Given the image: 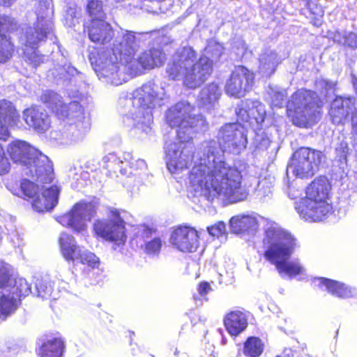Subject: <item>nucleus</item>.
Returning <instances> with one entry per match:
<instances>
[{
  "label": "nucleus",
  "instance_id": "46",
  "mask_svg": "<svg viewBox=\"0 0 357 357\" xmlns=\"http://www.w3.org/2000/svg\"><path fill=\"white\" fill-rule=\"evenodd\" d=\"M162 247V241L160 238L154 237L153 239L144 243V251L148 255H158Z\"/></svg>",
  "mask_w": 357,
  "mask_h": 357
},
{
  "label": "nucleus",
  "instance_id": "31",
  "mask_svg": "<svg viewBox=\"0 0 357 357\" xmlns=\"http://www.w3.org/2000/svg\"><path fill=\"white\" fill-rule=\"evenodd\" d=\"M65 344L61 337H53L47 340L40 347V357H62Z\"/></svg>",
  "mask_w": 357,
  "mask_h": 357
},
{
  "label": "nucleus",
  "instance_id": "60",
  "mask_svg": "<svg viewBox=\"0 0 357 357\" xmlns=\"http://www.w3.org/2000/svg\"><path fill=\"white\" fill-rule=\"evenodd\" d=\"M353 84H354V86L355 88V90L357 93V78L355 79L354 81H353Z\"/></svg>",
  "mask_w": 357,
  "mask_h": 357
},
{
  "label": "nucleus",
  "instance_id": "27",
  "mask_svg": "<svg viewBox=\"0 0 357 357\" xmlns=\"http://www.w3.org/2000/svg\"><path fill=\"white\" fill-rule=\"evenodd\" d=\"M132 155L130 153H125L121 156H118L114 153H110L102 158L104 167L110 173L117 174L119 172L121 175L132 174L128 172V169L124 167L130 163Z\"/></svg>",
  "mask_w": 357,
  "mask_h": 357
},
{
  "label": "nucleus",
  "instance_id": "24",
  "mask_svg": "<svg viewBox=\"0 0 357 357\" xmlns=\"http://www.w3.org/2000/svg\"><path fill=\"white\" fill-rule=\"evenodd\" d=\"M88 35L92 42L105 44L111 40L114 32L111 25L103 19H93L88 26Z\"/></svg>",
  "mask_w": 357,
  "mask_h": 357
},
{
  "label": "nucleus",
  "instance_id": "34",
  "mask_svg": "<svg viewBox=\"0 0 357 357\" xmlns=\"http://www.w3.org/2000/svg\"><path fill=\"white\" fill-rule=\"evenodd\" d=\"M18 114L11 102L3 99L0 100V119L7 123H15Z\"/></svg>",
  "mask_w": 357,
  "mask_h": 357
},
{
  "label": "nucleus",
  "instance_id": "21",
  "mask_svg": "<svg viewBox=\"0 0 357 357\" xmlns=\"http://www.w3.org/2000/svg\"><path fill=\"white\" fill-rule=\"evenodd\" d=\"M17 26V23L14 18L8 15H0V63L8 61L14 52V45L10 38L2 32L13 31Z\"/></svg>",
  "mask_w": 357,
  "mask_h": 357
},
{
  "label": "nucleus",
  "instance_id": "36",
  "mask_svg": "<svg viewBox=\"0 0 357 357\" xmlns=\"http://www.w3.org/2000/svg\"><path fill=\"white\" fill-rule=\"evenodd\" d=\"M272 107H282L287 103V92L280 88H270L268 91Z\"/></svg>",
  "mask_w": 357,
  "mask_h": 357
},
{
  "label": "nucleus",
  "instance_id": "53",
  "mask_svg": "<svg viewBox=\"0 0 357 357\" xmlns=\"http://www.w3.org/2000/svg\"><path fill=\"white\" fill-rule=\"evenodd\" d=\"M336 153L340 158V160H346L349 152L348 144L346 142H341L335 149Z\"/></svg>",
  "mask_w": 357,
  "mask_h": 357
},
{
  "label": "nucleus",
  "instance_id": "63",
  "mask_svg": "<svg viewBox=\"0 0 357 357\" xmlns=\"http://www.w3.org/2000/svg\"><path fill=\"white\" fill-rule=\"evenodd\" d=\"M9 281H10V282H12V280H10L8 279V282H9Z\"/></svg>",
  "mask_w": 357,
  "mask_h": 357
},
{
  "label": "nucleus",
  "instance_id": "61",
  "mask_svg": "<svg viewBox=\"0 0 357 357\" xmlns=\"http://www.w3.org/2000/svg\"><path fill=\"white\" fill-rule=\"evenodd\" d=\"M321 22L319 19L314 22V25L317 26H319V25H321Z\"/></svg>",
  "mask_w": 357,
  "mask_h": 357
},
{
  "label": "nucleus",
  "instance_id": "23",
  "mask_svg": "<svg viewBox=\"0 0 357 357\" xmlns=\"http://www.w3.org/2000/svg\"><path fill=\"white\" fill-rule=\"evenodd\" d=\"M23 117L26 123L38 132H45L50 127V119L45 109L31 107L24 111Z\"/></svg>",
  "mask_w": 357,
  "mask_h": 357
},
{
  "label": "nucleus",
  "instance_id": "14",
  "mask_svg": "<svg viewBox=\"0 0 357 357\" xmlns=\"http://www.w3.org/2000/svg\"><path fill=\"white\" fill-rule=\"evenodd\" d=\"M109 219L97 220L93 225L96 234L116 245L124 244L126 240L125 222L116 209H109Z\"/></svg>",
  "mask_w": 357,
  "mask_h": 357
},
{
  "label": "nucleus",
  "instance_id": "11",
  "mask_svg": "<svg viewBox=\"0 0 357 357\" xmlns=\"http://www.w3.org/2000/svg\"><path fill=\"white\" fill-rule=\"evenodd\" d=\"M177 142H167L165 145V160L168 170L174 174L188 168L190 162L199 163V158H204V144L203 149L195 152V146L191 139H181Z\"/></svg>",
  "mask_w": 357,
  "mask_h": 357
},
{
  "label": "nucleus",
  "instance_id": "12",
  "mask_svg": "<svg viewBox=\"0 0 357 357\" xmlns=\"http://www.w3.org/2000/svg\"><path fill=\"white\" fill-rule=\"evenodd\" d=\"M323 157L319 151L307 147L300 148L294 153L287 167V177L306 178L313 176Z\"/></svg>",
  "mask_w": 357,
  "mask_h": 357
},
{
  "label": "nucleus",
  "instance_id": "4",
  "mask_svg": "<svg viewBox=\"0 0 357 357\" xmlns=\"http://www.w3.org/2000/svg\"><path fill=\"white\" fill-rule=\"evenodd\" d=\"M264 257L275 266L281 277L292 278L304 273L305 269L299 260H289L296 242L294 238L275 222L268 223L263 239Z\"/></svg>",
  "mask_w": 357,
  "mask_h": 357
},
{
  "label": "nucleus",
  "instance_id": "45",
  "mask_svg": "<svg viewBox=\"0 0 357 357\" xmlns=\"http://www.w3.org/2000/svg\"><path fill=\"white\" fill-rule=\"evenodd\" d=\"M335 86V82L323 78L317 79L315 82L316 89L323 96H327L328 92L334 89Z\"/></svg>",
  "mask_w": 357,
  "mask_h": 357
},
{
  "label": "nucleus",
  "instance_id": "62",
  "mask_svg": "<svg viewBox=\"0 0 357 357\" xmlns=\"http://www.w3.org/2000/svg\"><path fill=\"white\" fill-rule=\"evenodd\" d=\"M194 299H195V301H197V298L196 296H194Z\"/></svg>",
  "mask_w": 357,
  "mask_h": 357
},
{
  "label": "nucleus",
  "instance_id": "49",
  "mask_svg": "<svg viewBox=\"0 0 357 357\" xmlns=\"http://www.w3.org/2000/svg\"><path fill=\"white\" fill-rule=\"evenodd\" d=\"M207 229L211 236L219 237L225 233L226 226L223 222H218L215 225L208 227Z\"/></svg>",
  "mask_w": 357,
  "mask_h": 357
},
{
  "label": "nucleus",
  "instance_id": "10",
  "mask_svg": "<svg viewBox=\"0 0 357 357\" xmlns=\"http://www.w3.org/2000/svg\"><path fill=\"white\" fill-rule=\"evenodd\" d=\"M321 106V100L315 92L301 89L296 91L287 102L288 116L294 125L306 128L319 119Z\"/></svg>",
  "mask_w": 357,
  "mask_h": 357
},
{
  "label": "nucleus",
  "instance_id": "18",
  "mask_svg": "<svg viewBox=\"0 0 357 357\" xmlns=\"http://www.w3.org/2000/svg\"><path fill=\"white\" fill-rule=\"evenodd\" d=\"M54 30V19L36 16V20L33 26L26 29L24 38L22 40L24 42L26 47L36 49L38 45L45 40Z\"/></svg>",
  "mask_w": 357,
  "mask_h": 357
},
{
  "label": "nucleus",
  "instance_id": "28",
  "mask_svg": "<svg viewBox=\"0 0 357 357\" xmlns=\"http://www.w3.org/2000/svg\"><path fill=\"white\" fill-rule=\"evenodd\" d=\"M229 225L231 230L235 234L252 233L258 229L259 220L254 215H238L230 219Z\"/></svg>",
  "mask_w": 357,
  "mask_h": 357
},
{
  "label": "nucleus",
  "instance_id": "6",
  "mask_svg": "<svg viewBox=\"0 0 357 357\" xmlns=\"http://www.w3.org/2000/svg\"><path fill=\"white\" fill-rule=\"evenodd\" d=\"M331 188L326 177L314 180L307 188L306 196L295 202V209L300 218L308 222H319L331 214Z\"/></svg>",
  "mask_w": 357,
  "mask_h": 357
},
{
  "label": "nucleus",
  "instance_id": "30",
  "mask_svg": "<svg viewBox=\"0 0 357 357\" xmlns=\"http://www.w3.org/2000/svg\"><path fill=\"white\" fill-rule=\"evenodd\" d=\"M280 63L281 59L275 51L266 50L259 55V72L263 76L269 77L274 73Z\"/></svg>",
  "mask_w": 357,
  "mask_h": 357
},
{
  "label": "nucleus",
  "instance_id": "29",
  "mask_svg": "<svg viewBox=\"0 0 357 357\" xmlns=\"http://www.w3.org/2000/svg\"><path fill=\"white\" fill-rule=\"evenodd\" d=\"M248 315L245 312L235 310L228 313L225 319L224 324L228 333L236 336L244 331L248 326Z\"/></svg>",
  "mask_w": 357,
  "mask_h": 357
},
{
  "label": "nucleus",
  "instance_id": "20",
  "mask_svg": "<svg viewBox=\"0 0 357 357\" xmlns=\"http://www.w3.org/2000/svg\"><path fill=\"white\" fill-rule=\"evenodd\" d=\"M236 114L243 122L252 123L255 121L257 124L264 122L266 115L265 107L263 104L257 100H242L236 109Z\"/></svg>",
  "mask_w": 357,
  "mask_h": 357
},
{
  "label": "nucleus",
  "instance_id": "52",
  "mask_svg": "<svg viewBox=\"0 0 357 357\" xmlns=\"http://www.w3.org/2000/svg\"><path fill=\"white\" fill-rule=\"evenodd\" d=\"M9 268L8 265L0 262V287H3L8 280Z\"/></svg>",
  "mask_w": 357,
  "mask_h": 357
},
{
  "label": "nucleus",
  "instance_id": "58",
  "mask_svg": "<svg viewBox=\"0 0 357 357\" xmlns=\"http://www.w3.org/2000/svg\"><path fill=\"white\" fill-rule=\"evenodd\" d=\"M277 357H294V352L291 349H285L283 352Z\"/></svg>",
  "mask_w": 357,
  "mask_h": 357
},
{
  "label": "nucleus",
  "instance_id": "3",
  "mask_svg": "<svg viewBox=\"0 0 357 357\" xmlns=\"http://www.w3.org/2000/svg\"><path fill=\"white\" fill-rule=\"evenodd\" d=\"M223 47L220 43L211 42L206 48V52L212 59L204 55L197 58L195 51L190 47L178 50L167 64L166 72L172 79H182L188 88L200 86L213 71V60H218L222 55Z\"/></svg>",
  "mask_w": 357,
  "mask_h": 357
},
{
  "label": "nucleus",
  "instance_id": "47",
  "mask_svg": "<svg viewBox=\"0 0 357 357\" xmlns=\"http://www.w3.org/2000/svg\"><path fill=\"white\" fill-rule=\"evenodd\" d=\"M154 233L155 230L149 228L146 225H139L137 227L135 234L136 240L137 241V239H142L143 242L145 243L146 241H149L148 239L151 238Z\"/></svg>",
  "mask_w": 357,
  "mask_h": 357
},
{
  "label": "nucleus",
  "instance_id": "7",
  "mask_svg": "<svg viewBox=\"0 0 357 357\" xmlns=\"http://www.w3.org/2000/svg\"><path fill=\"white\" fill-rule=\"evenodd\" d=\"M11 159L22 164L23 172L38 183L48 184L53 179V168L48 157L24 141L13 142L8 147Z\"/></svg>",
  "mask_w": 357,
  "mask_h": 357
},
{
  "label": "nucleus",
  "instance_id": "48",
  "mask_svg": "<svg viewBox=\"0 0 357 357\" xmlns=\"http://www.w3.org/2000/svg\"><path fill=\"white\" fill-rule=\"evenodd\" d=\"M133 158L130 160V163L124 165V167H126L128 169V172H132V174H126V176H130L132 174H136L137 170H145L146 169V162L144 160L142 159H137L135 161H132Z\"/></svg>",
  "mask_w": 357,
  "mask_h": 357
},
{
  "label": "nucleus",
  "instance_id": "40",
  "mask_svg": "<svg viewBox=\"0 0 357 357\" xmlns=\"http://www.w3.org/2000/svg\"><path fill=\"white\" fill-rule=\"evenodd\" d=\"M36 287L38 293V296L41 297L43 299L52 298L55 299V297L52 296L53 289L52 282L47 279H42L38 280L36 284Z\"/></svg>",
  "mask_w": 357,
  "mask_h": 357
},
{
  "label": "nucleus",
  "instance_id": "41",
  "mask_svg": "<svg viewBox=\"0 0 357 357\" xmlns=\"http://www.w3.org/2000/svg\"><path fill=\"white\" fill-rule=\"evenodd\" d=\"M87 11L93 19H103L102 4L100 0H89L87 4Z\"/></svg>",
  "mask_w": 357,
  "mask_h": 357
},
{
  "label": "nucleus",
  "instance_id": "51",
  "mask_svg": "<svg viewBox=\"0 0 357 357\" xmlns=\"http://www.w3.org/2000/svg\"><path fill=\"white\" fill-rule=\"evenodd\" d=\"M56 70L59 71L57 75L59 76L60 78H67L68 75H74L77 72L76 68L73 66L66 63L63 66H60L59 69H56Z\"/></svg>",
  "mask_w": 357,
  "mask_h": 357
},
{
  "label": "nucleus",
  "instance_id": "19",
  "mask_svg": "<svg viewBox=\"0 0 357 357\" xmlns=\"http://www.w3.org/2000/svg\"><path fill=\"white\" fill-rule=\"evenodd\" d=\"M169 242L173 247L183 252H193L199 246L197 231L192 227H179L175 229L170 236Z\"/></svg>",
  "mask_w": 357,
  "mask_h": 357
},
{
  "label": "nucleus",
  "instance_id": "22",
  "mask_svg": "<svg viewBox=\"0 0 357 357\" xmlns=\"http://www.w3.org/2000/svg\"><path fill=\"white\" fill-rule=\"evenodd\" d=\"M40 195L38 194L32 201L33 208L38 212H44L52 210L58 203L59 189L56 185L47 187L43 185Z\"/></svg>",
  "mask_w": 357,
  "mask_h": 357
},
{
  "label": "nucleus",
  "instance_id": "54",
  "mask_svg": "<svg viewBox=\"0 0 357 357\" xmlns=\"http://www.w3.org/2000/svg\"><path fill=\"white\" fill-rule=\"evenodd\" d=\"M212 290L209 283L202 282L199 284L197 291L200 296L204 297L208 293Z\"/></svg>",
  "mask_w": 357,
  "mask_h": 357
},
{
  "label": "nucleus",
  "instance_id": "38",
  "mask_svg": "<svg viewBox=\"0 0 357 357\" xmlns=\"http://www.w3.org/2000/svg\"><path fill=\"white\" fill-rule=\"evenodd\" d=\"M39 184H35L33 181L24 179L20 183V192L13 194L17 196L24 195L25 197L33 198L39 190Z\"/></svg>",
  "mask_w": 357,
  "mask_h": 357
},
{
  "label": "nucleus",
  "instance_id": "33",
  "mask_svg": "<svg viewBox=\"0 0 357 357\" xmlns=\"http://www.w3.org/2000/svg\"><path fill=\"white\" fill-rule=\"evenodd\" d=\"M264 344L261 339L250 337L244 343L243 354L248 357H259L263 352Z\"/></svg>",
  "mask_w": 357,
  "mask_h": 357
},
{
  "label": "nucleus",
  "instance_id": "9",
  "mask_svg": "<svg viewBox=\"0 0 357 357\" xmlns=\"http://www.w3.org/2000/svg\"><path fill=\"white\" fill-rule=\"evenodd\" d=\"M165 116L169 126L178 128L177 136L181 139H192L195 133L207 128L205 118L197 114L195 107L188 101H181L170 107Z\"/></svg>",
  "mask_w": 357,
  "mask_h": 357
},
{
  "label": "nucleus",
  "instance_id": "59",
  "mask_svg": "<svg viewBox=\"0 0 357 357\" xmlns=\"http://www.w3.org/2000/svg\"><path fill=\"white\" fill-rule=\"evenodd\" d=\"M16 0H0V4L4 6H10Z\"/></svg>",
  "mask_w": 357,
  "mask_h": 357
},
{
  "label": "nucleus",
  "instance_id": "16",
  "mask_svg": "<svg viewBox=\"0 0 357 357\" xmlns=\"http://www.w3.org/2000/svg\"><path fill=\"white\" fill-rule=\"evenodd\" d=\"M61 253L66 260L74 261L78 260L83 264L96 268L99 264V259L92 252L82 250L77 245L76 241L71 235L62 233L59 238Z\"/></svg>",
  "mask_w": 357,
  "mask_h": 357
},
{
  "label": "nucleus",
  "instance_id": "39",
  "mask_svg": "<svg viewBox=\"0 0 357 357\" xmlns=\"http://www.w3.org/2000/svg\"><path fill=\"white\" fill-rule=\"evenodd\" d=\"M80 10L75 4L67 6L64 15L65 24L69 27L75 26L79 21Z\"/></svg>",
  "mask_w": 357,
  "mask_h": 357
},
{
  "label": "nucleus",
  "instance_id": "2",
  "mask_svg": "<svg viewBox=\"0 0 357 357\" xmlns=\"http://www.w3.org/2000/svg\"><path fill=\"white\" fill-rule=\"evenodd\" d=\"M135 50V33L125 31L115 38L112 49L98 54L94 61L91 57L90 60L97 73L116 85L126 82L129 77L142 73L143 70L162 66L166 60L165 54L160 47L146 50L133 59Z\"/></svg>",
  "mask_w": 357,
  "mask_h": 357
},
{
  "label": "nucleus",
  "instance_id": "35",
  "mask_svg": "<svg viewBox=\"0 0 357 357\" xmlns=\"http://www.w3.org/2000/svg\"><path fill=\"white\" fill-rule=\"evenodd\" d=\"M34 2L35 14L42 17L54 19L52 0H33Z\"/></svg>",
  "mask_w": 357,
  "mask_h": 357
},
{
  "label": "nucleus",
  "instance_id": "42",
  "mask_svg": "<svg viewBox=\"0 0 357 357\" xmlns=\"http://www.w3.org/2000/svg\"><path fill=\"white\" fill-rule=\"evenodd\" d=\"M254 146L257 151H266L271 144V140L264 132L257 133L253 142Z\"/></svg>",
  "mask_w": 357,
  "mask_h": 357
},
{
  "label": "nucleus",
  "instance_id": "17",
  "mask_svg": "<svg viewBox=\"0 0 357 357\" xmlns=\"http://www.w3.org/2000/svg\"><path fill=\"white\" fill-rule=\"evenodd\" d=\"M254 80L252 72L244 66H236L226 82L225 92L235 98L243 97L252 89Z\"/></svg>",
  "mask_w": 357,
  "mask_h": 357
},
{
  "label": "nucleus",
  "instance_id": "26",
  "mask_svg": "<svg viewBox=\"0 0 357 357\" xmlns=\"http://www.w3.org/2000/svg\"><path fill=\"white\" fill-rule=\"evenodd\" d=\"M354 102L351 98H336L331 103L330 116L334 124L343 123L352 110Z\"/></svg>",
  "mask_w": 357,
  "mask_h": 357
},
{
  "label": "nucleus",
  "instance_id": "5",
  "mask_svg": "<svg viewBox=\"0 0 357 357\" xmlns=\"http://www.w3.org/2000/svg\"><path fill=\"white\" fill-rule=\"evenodd\" d=\"M169 100L165 86L149 82L137 89L129 100V110L123 117L124 125L148 134L153 123L152 109L161 107Z\"/></svg>",
  "mask_w": 357,
  "mask_h": 357
},
{
  "label": "nucleus",
  "instance_id": "50",
  "mask_svg": "<svg viewBox=\"0 0 357 357\" xmlns=\"http://www.w3.org/2000/svg\"><path fill=\"white\" fill-rule=\"evenodd\" d=\"M10 169V162L5 151L0 144V174L8 173Z\"/></svg>",
  "mask_w": 357,
  "mask_h": 357
},
{
  "label": "nucleus",
  "instance_id": "56",
  "mask_svg": "<svg viewBox=\"0 0 357 357\" xmlns=\"http://www.w3.org/2000/svg\"><path fill=\"white\" fill-rule=\"evenodd\" d=\"M10 348L3 343H0V357H8Z\"/></svg>",
  "mask_w": 357,
  "mask_h": 357
},
{
  "label": "nucleus",
  "instance_id": "37",
  "mask_svg": "<svg viewBox=\"0 0 357 357\" xmlns=\"http://www.w3.org/2000/svg\"><path fill=\"white\" fill-rule=\"evenodd\" d=\"M334 40L339 44L349 47L357 48V34L353 32H344L342 34L337 31L334 34Z\"/></svg>",
  "mask_w": 357,
  "mask_h": 357
},
{
  "label": "nucleus",
  "instance_id": "13",
  "mask_svg": "<svg viewBox=\"0 0 357 357\" xmlns=\"http://www.w3.org/2000/svg\"><path fill=\"white\" fill-rule=\"evenodd\" d=\"M96 213V206L93 202H79L71 210L56 220L63 227L71 229L74 232L82 233L87 229V222L91 221Z\"/></svg>",
  "mask_w": 357,
  "mask_h": 357
},
{
  "label": "nucleus",
  "instance_id": "1",
  "mask_svg": "<svg viewBox=\"0 0 357 357\" xmlns=\"http://www.w3.org/2000/svg\"><path fill=\"white\" fill-rule=\"evenodd\" d=\"M214 141L204 143V158L190 172L188 179L196 195L203 196L212 202L220 199L230 203L245 200L248 192L241 185V172L225 162L224 153L239 154L248 144L247 130L241 123H227L223 125Z\"/></svg>",
  "mask_w": 357,
  "mask_h": 357
},
{
  "label": "nucleus",
  "instance_id": "32",
  "mask_svg": "<svg viewBox=\"0 0 357 357\" xmlns=\"http://www.w3.org/2000/svg\"><path fill=\"white\" fill-rule=\"evenodd\" d=\"M220 96V90L217 84L212 83L202 89L197 98L201 107L209 109L213 107Z\"/></svg>",
  "mask_w": 357,
  "mask_h": 357
},
{
  "label": "nucleus",
  "instance_id": "57",
  "mask_svg": "<svg viewBox=\"0 0 357 357\" xmlns=\"http://www.w3.org/2000/svg\"><path fill=\"white\" fill-rule=\"evenodd\" d=\"M352 133L357 136V113L352 116Z\"/></svg>",
  "mask_w": 357,
  "mask_h": 357
},
{
  "label": "nucleus",
  "instance_id": "8",
  "mask_svg": "<svg viewBox=\"0 0 357 357\" xmlns=\"http://www.w3.org/2000/svg\"><path fill=\"white\" fill-rule=\"evenodd\" d=\"M41 100L59 118L76 120L68 126L66 133L70 142H77L84 138L89 129V122L79 102L74 101L65 105L61 96L52 91L44 92L41 96Z\"/></svg>",
  "mask_w": 357,
  "mask_h": 357
},
{
  "label": "nucleus",
  "instance_id": "44",
  "mask_svg": "<svg viewBox=\"0 0 357 357\" xmlns=\"http://www.w3.org/2000/svg\"><path fill=\"white\" fill-rule=\"evenodd\" d=\"M24 56L26 61L29 63L33 64V66L36 67L45 61V56L38 54L36 49L29 50L28 48L24 50Z\"/></svg>",
  "mask_w": 357,
  "mask_h": 357
},
{
  "label": "nucleus",
  "instance_id": "55",
  "mask_svg": "<svg viewBox=\"0 0 357 357\" xmlns=\"http://www.w3.org/2000/svg\"><path fill=\"white\" fill-rule=\"evenodd\" d=\"M304 1H305V3H306V6L308 7V8L310 10H312V0H303ZM313 13L316 14L317 15L319 16V17H322L324 15V10H322L321 8L320 7H317L316 8V10L314 12L312 11Z\"/></svg>",
  "mask_w": 357,
  "mask_h": 357
},
{
  "label": "nucleus",
  "instance_id": "15",
  "mask_svg": "<svg viewBox=\"0 0 357 357\" xmlns=\"http://www.w3.org/2000/svg\"><path fill=\"white\" fill-rule=\"evenodd\" d=\"M31 293V287L22 278H15L14 285L4 289L0 296V322L4 321L17 308L18 300Z\"/></svg>",
  "mask_w": 357,
  "mask_h": 357
},
{
  "label": "nucleus",
  "instance_id": "43",
  "mask_svg": "<svg viewBox=\"0 0 357 357\" xmlns=\"http://www.w3.org/2000/svg\"><path fill=\"white\" fill-rule=\"evenodd\" d=\"M272 194L271 183L266 180L260 181L256 190V195L260 199L265 200Z\"/></svg>",
  "mask_w": 357,
  "mask_h": 357
},
{
  "label": "nucleus",
  "instance_id": "25",
  "mask_svg": "<svg viewBox=\"0 0 357 357\" xmlns=\"http://www.w3.org/2000/svg\"><path fill=\"white\" fill-rule=\"evenodd\" d=\"M315 285L323 290H326L333 296L338 298H349L353 296L356 291L354 289L347 286L344 283L326 278H319L314 280Z\"/></svg>",
  "mask_w": 357,
  "mask_h": 357
}]
</instances>
